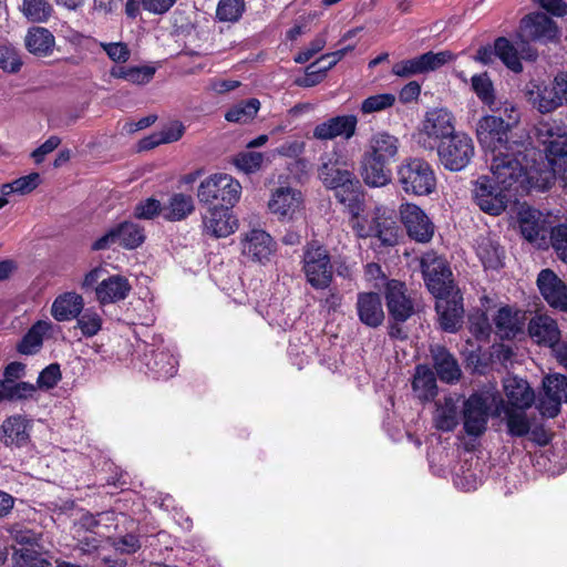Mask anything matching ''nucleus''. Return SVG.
Segmentation results:
<instances>
[{"label": "nucleus", "mask_w": 567, "mask_h": 567, "mask_svg": "<svg viewBox=\"0 0 567 567\" xmlns=\"http://www.w3.org/2000/svg\"><path fill=\"white\" fill-rule=\"evenodd\" d=\"M386 306L390 315L395 321L408 320L414 311L413 302L406 295V287L403 282L391 280L386 284Z\"/></svg>", "instance_id": "obj_26"}, {"label": "nucleus", "mask_w": 567, "mask_h": 567, "mask_svg": "<svg viewBox=\"0 0 567 567\" xmlns=\"http://www.w3.org/2000/svg\"><path fill=\"white\" fill-rule=\"evenodd\" d=\"M529 93L532 95L530 99L533 100L534 105L542 113H549L563 104L560 92L558 89H556V79L551 85L544 86L543 89L538 87L535 97H533V91Z\"/></svg>", "instance_id": "obj_47"}, {"label": "nucleus", "mask_w": 567, "mask_h": 567, "mask_svg": "<svg viewBox=\"0 0 567 567\" xmlns=\"http://www.w3.org/2000/svg\"><path fill=\"white\" fill-rule=\"evenodd\" d=\"M520 43H517L518 47H515L507 38L499 37L495 40V54L496 56L511 71L515 73H520L523 71V64L520 62V55L518 54V48L522 51V56L528 60H535L537 54L532 49L525 47L527 45L526 41L522 38Z\"/></svg>", "instance_id": "obj_28"}, {"label": "nucleus", "mask_w": 567, "mask_h": 567, "mask_svg": "<svg viewBox=\"0 0 567 567\" xmlns=\"http://www.w3.org/2000/svg\"><path fill=\"white\" fill-rule=\"evenodd\" d=\"M31 421L22 415L8 416L0 426V441L6 446L22 447L30 441Z\"/></svg>", "instance_id": "obj_30"}, {"label": "nucleus", "mask_w": 567, "mask_h": 567, "mask_svg": "<svg viewBox=\"0 0 567 567\" xmlns=\"http://www.w3.org/2000/svg\"><path fill=\"white\" fill-rule=\"evenodd\" d=\"M544 395L539 398L537 409L546 417H555L561 403H567V377L560 373L549 374L543 380Z\"/></svg>", "instance_id": "obj_17"}, {"label": "nucleus", "mask_w": 567, "mask_h": 567, "mask_svg": "<svg viewBox=\"0 0 567 567\" xmlns=\"http://www.w3.org/2000/svg\"><path fill=\"white\" fill-rule=\"evenodd\" d=\"M476 252L485 268L497 269L502 266L504 251L491 237L481 236L477 239Z\"/></svg>", "instance_id": "obj_44"}, {"label": "nucleus", "mask_w": 567, "mask_h": 567, "mask_svg": "<svg viewBox=\"0 0 567 567\" xmlns=\"http://www.w3.org/2000/svg\"><path fill=\"white\" fill-rule=\"evenodd\" d=\"M75 319L76 328L81 330L85 338L96 336L102 329L103 319L93 308L82 310L81 315Z\"/></svg>", "instance_id": "obj_53"}, {"label": "nucleus", "mask_w": 567, "mask_h": 567, "mask_svg": "<svg viewBox=\"0 0 567 567\" xmlns=\"http://www.w3.org/2000/svg\"><path fill=\"white\" fill-rule=\"evenodd\" d=\"M265 156L260 152H240L233 157V164L245 174H254L261 169Z\"/></svg>", "instance_id": "obj_55"}, {"label": "nucleus", "mask_w": 567, "mask_h": 567, "mask_svg": "<svg viewBox=\"0 0 567 567\" xmlns=\"http://www.w3.org/2000/svg\"><path fill=\"white\" fill-rule=\"evenodd\" d=\"M260 109V102L257 99H249L247 101H243L233 107H230L226 114L225 118L228 122L234 123H247L251 121L258 113Z\"/></svg>", "instance_id": "obj_50"}, {"label": "nucleus", "mask_w": 567, "mask_h": 567, "mask_svg": "<svg viewBox=\"0 0 567 567\" xmlns=\"http://www.w3.org/2000/svg\"><path fill=\"white\" fill-rule=\"evenodd\" d=\"M457 408V400L454 396H445L443 401H439L433 417L435 426L441 431H453L458 423Z\"/></svg>", "instance_id": "obj_42"}, {"label": "nucleus", "mask_w": 567, "mask_h": 567, "mask_svg": "<svg viewBox=\"0 0 567 567\" xmlns=\"http://www.w3.org/2000/svg\"><path fill=\"white\" fill-rule=\"evenodd\" d=\"M40 184V175L38 173H31L29 175L19 177L11 183L3 184L0 187L1 198L11 194L25 195L31 193Z\"/></svg>", "instance_id": "obj_51"}, {"label": "nucleus", "mask_w": 567, "mask_h": 567, "mask_svg": "<svg viewBox=\"0 0 567 567\" xmlns=\"http://www.w3.org/2000/svg\"><path fill=\"white\" fill-rule=\"evenodd\" d=\"M163 210L161 202L150 197L137 203L133 214L137 219H153L158 215L163 216Z\"/></svg>", "instance_id": "obj_59"}, {"label": "nucleus", "mask_w": 567, "mask_h": 567, "mask_svg": "<svg viewBox=\"0 0 567 567\" xmlns=\"http://www.w3.org/2000/svg\"><path fill=\"white\" fill-rule=\"evenodd\" d=\"M156 69L150 65L130 66L127 82L143 85L147 84L154 78Z\"/></svg>", "instance_id": "obj_63"}, {"label": "nucleus", "mask_w": 567, "mask_h": 567, "mask_svg": "<svg viewBox=\"0 0 567 567\" xmlns=\"http://www.w3.org/2000/svg\"><path fill=\"white\" fill-rule=\"evenodd\" d=\"M395 101L396 97L392 93L371 95L362 101L360 110L363 114L382 112L392 107Z\"/></svg>", "instance_id": "obj_56"}, {"label": "nucleus", "mask_w": 567, "mask_h": 567, "mask_svg": "<svg viewBox=\"0 0 567 567\" xmlns=\"http://www.w3.org/2000/svg\"><path fill=\"white\" fill-rule=\"evenodd\" d=\"M388 162L362 154L360 173L363 182L370 187H383L391 183L392 173Z\"/></svg>", "instance_id": "obj_34"}, {"label": "nucleus", "mask_w": 567, "mask_h": 567, "mask_svg": "<svg viewBox=\"0 0 567 567\" xmlns=\"http://www.w3.org/2000/svg\"><path fill=\"white\" fill-rule=\"evenodd\" d=\"M434 369L441 381L445 383H454L461 378V369L456 359L441 346L431 348Z\"/></svg>", "instance_id": "obj_36"}, {"label": "nucleus", "mask_w": 567, "mask_h": 567, "mask_svg": "<svg viewBox=\"0 0 567 567\" xmlns=\"http://www.w3.org/2000/svg\"><path fill=\"white\" fill-rule=\"evenodd\" d=\"M435 309L439 315L440 326L447 332L458 330L463 319V298L460 290L445 296H437Z\"/></svg>", "instance_id": "obj_19"}, {"label": "nucleus", "mask_w": 567, "mask_h": 567, "mask_svg": "<svg viewBox=\"0 0 567 567\" xmlns=\"http://www.w3.org/2000/svg\"><path fill=\"white\" fill-rule=\"evenodd\" d=\"M163 217L169 221L185 219L194 210V200L192 196L185 194H174L168 203L163 206Z\"/></svg>", "instance_id": "obj_45"}, {"label": "nucleus", "mask_w": 567, "mask_h": 567, "mask_svg": "<svg viewBox=\"0 0 567 567\" xmlns=\"http://www.w3.org/2000/svg\"><path fill=\"white\" fill-rule=\"evenodd\" d=\"M35 392L37 385L29 382L0 381V402L28 400L33 398Z\"/></svg>", "instance_id": "obj_48"}, {"label": "nucleus", "mask_w": 567, "mask_h": 567, "mask_svg": "<svg viewBox=\"0 0 567 567\" xmlns=\"http://www.w3.org/2000/svg\"><path fill=\"white\" fill-rule=\"evenodd\" d=\"M400 150V141L395 135L385 131L373 133L365 146L364 153L381 159V162H394Z\"/></svg>", "instance_id": "obj_32"}, {"label": "nucleus", "mask_w": 567, "mask_h": 567, "mask_svg": "<svg viewBox=\"0 0 567 567\" xmlns=\"http://www.w3.org/2000/svg\"><path fill=\"white\" fill-rule=\"evenodd\" d=\"M303 208V195L293 187L280 186L271 192L269 212L280 221H291Z\"/></svg>", "instance_id": "obj_16"}, {"label": "nucleus", "mask_w": 567, "mask_h": 567, "mask_svg": "<svg viewBox=\"0 0 567 567\" xmlns=\"http://www.w3.org/2000/svg\"><path fill=\"white\" fill-rule=\"evenodd\" d=\"M357 315L361 323L377 328L383 323L384 311L382 300L377 292H359L355 302Z\"/></svg>", "instance_id": "obj_29"}, {"label": "nucleus", "mask_w": 567, "mask_h": 567, "mask_svg": "<svg viewBox=\"0 0 567 567\" xmlns=\"http://www.w3.org/2000/svg\"><path fill=\"white\" fill-rule=\"evenodd\" d=\"M276 250V243L262 229H250L241 238V252L252 261L265 264Z\"/></svg>", "instance_id": "obj_20"}, {"label": "nucleus", "mask_w": 567, "mask_h": 567, "mask_svg": "<svg viewBox=\"0 0 567 567\" xmlns=\"http://www.w3.org/2000/svg\"><path fill=\"white\" fill-rule=\"evenodd\" d=\"M530 338L542 346L554 348L560 341V330L555 319L547 315H537L528 323Z\"/></svg>", "instance_id": "obj_31"}, {"label": "nucleus", "mask_w": 567, "mask_h": 567, "mask_svg": "<svg viewBox=\"0 0 567 567\" xmlns=\"http://www.w3.org/2000/svg\"><path fill=\"white\" fill-rule=\"evenodd\" d=\"M412 388L421 401H430L434 399L437 393V386L433 371L426 365H417Z\"/></svg>", "instance_id": "obj_43"}, {"label": "nucleus", "mask_w": 567, "mask_h": 567, "mask_svg": "<svg viewBox=\"0 0 567 567\" xmlns=\"http://www.w3.org/2000/svg\"><path fill=\"white\" fill-rule=\"evenodd\" d=\"M550 241L558 258L567 264V224L550 229Z\"/></svg>", "instance_id": "obj_58"}, {"label": "nucleus", "mask_w": 567, "mask_h": 567, "mask_svg": "<svg viewBox=\"0 0 567 567\" xmlns=\"http://www.w3.org/2000/svg\"><path fill=\"white\" fill-rule=\"evenodd\" d=\"M246 10L245 0H219L216 8V19L220 22L235 23Z\"/></svg>", "instance_id": "obj_52"}, {"label": "nucleus", "mask_w": 567, "mask_h": 567, "mask_svg": "<svg viewBox=\"0 0 567 567\" xmlns=\"http://www.w3.org/2000/svg\"><path fill=\"white\" fill-rule=\"evenodd\" d=\"M318 175L326 187L349 192L352 198L360 188V181L353 173V162L341 148H333L321 157Z\"/></svg>", "instance_id": "obj_3"}, {"label": "nucleus", "mask_w": 567, "mask_h": 567, "mask_svg": "<svg viewBox=\"0 0 567 567\" xmlns=\"http://www.w3.org/2000/svg\"><path fill=\"white\" fill-rule=\"evenodd\" d=\"M525 320V312L503 307L497 311L494 322L497 333L502 338L511 339L523 331Z\"/></svg>", "instance_id": "obj_37"}, {"label": "nucleus", "mask_w": 567, "mask_h": 567, "mask_svg": "<svg viewBox=\"0 0 567 567\" xmlns=\"http://www.w3.org/2000/svg\"><path fill=\"white\" fill-rule=\"evenodd\" d=\"M145 235L142 227L132 221L121 223L110 228L103 236L96 239L92 249L104 250L118 244L126 249H134L144 243Z\"/></svg>", "instance_id": "obj_15"}, {"label": "nucleus", "mask_w": 567, "mask_h": 567, "mask_svg": "<svg viewBox=\"0 0 567 567\" xmlns=\"http://www.w3.org/2000/svg\"><path fill=\"white\" fill-rule=\"evenodd\" d=\"M471 86L480 101L491 111H498L493 82L486 72L475 74L471 79Z\"/></svg>", "instance_id": "obj_46"}, {"label": "nucleus", "mask_w": 567, "mask_h": 567, "mask_svg": "<svg viewBox=\"0 0 567 567\" xmlns=\"http://www.w3.org/2000/svg\"><path fill=\"white\" fill-rule=\"evenodd\" d=\"M109 58L115 62H126L130 58L127 45L122 42L101 44Z\"/></svg>", "instance_id": "obj_64"}, {"label": "nucleus", "mask_w": 567, "mask_h": 567, "mask_svg": "<svg viewBox=\"0 0 567 567\" xmlns=\"http://www.w3.org/2000/svg\"><path fill=\"white\" fill-rule=\"evenodd\" d=\"M19 52L10 44H0V70L7 73H17L22 66Z\"/></svg>", "instance_id": "obj_57"}, {"label": "nucleus", "mask_w": 567, "mask_h": 567, "mask_svg": "<svg viewBox=\"0 0 567 567\" xmlns=\"http://www.w3.org/2000/svg\"><path fill=\"white\" fill-rule=\"evenodd\" d=\"M327 43V34L326 32L319 33L308 47H306L302 51H300L295 61L297 63H306L308 62L315 54L319 53Z\"/></svg>", "instance_id": "obj_61"}, {"label": "nucleus", "mask_w": 567, "mask_h": 567, "mask_svg": "<svg viewBox=\"0 0 567 567\" xmlns=\"http://www.w3.org/2000/svg\"><path fill=\"white\" fill-rule=\"evenodd\" d=\"M519 29V38L533 41L547 42L556 39L558 35L556 23L543 12L530 13L523 18Z\"/></svg>", "instance_id": "obj_23"}, {"label": "nucleus", "mask_w": 567, "mask_h": 567, "mask_svg": "<svg viewBox=\"0 0 567 567\" xmlns=\"http://www.w3.org/2000/svg\"><path fill=\"white\" fill-rule=\"evenodd\" d=\"M398 183L404 193L426 196L436 188V176L432 166L423 158H405L396 168Z\"/></svg>", "instance_id": "obj_5"}, {"label": "nucleus", "mask_w": 567, "mask_h": 567, "mask_svg": "<svg viewBox=\"0 0 567 567\" xmlns=\"http://www.w3.org/2000/svg\"><path fill=\"white\" fill-rule=\"evenodd\" d=\"M22 14L31 22L44 23L53 14V7L48 0H22Z\"/></svg>", "instance_id": "obj_49"}, {"label": "nucleus", "mask_w": 567, "mask_h": 567, "mask_svg": "<svg viewBox=\"0 0 567 567\" xmlns=\"http://www.w3.org/2000/svg\"><path fill=\"white\" fill-rule=\"evenodd\" d=\"M505 417L508 433L512 436L522 437L529 433L530 423L524 410L507 409Z\"/></svg>", "instance_id": "obj_54"}, {"label": "nucleus", "mask_w": 567, "mask_h": 567, "mask_svg": "<svg viewBox=\"0 0 567 567\" xmlns=\"http://www.w3.org/2000/svg\"><path fill=\"white\" fill-rule=\"evenodd\" d=\"M204 233L214 238H224L235 233L237 219L229 207L220 206L208 210L203 220Z\"/></svg>", "instance_id": "obj_27"}, {"label": "nucleus", "mask_w": 567, "mask_h": 567, "mask_svg": "<svg viewBox=\"0 0 567 567\" xmlns=\"http://www.w3.org/2000/svg\"><path fill=\"white\" fill-rule=\"evenodd\" d=\"M509 130L511 124L505 123L502 116L486 115L478 120L476 135L485 156L515 148V145L519 144L509 142Z\"/></svg>", "instance_id": "obj_7"}, {"label": "nucleus", "mask_w": 567, "mask_h": 567, "mask_svg": "<svg viewBox=\"0 0 567 567\" xmlns=\"http://www.w3.org/2000/svg\"><path fill=\"white\" fill-rule=\"evenodd\" d=\"M320 64L319 60L310 64L306 70L305 76L297 80V84L302 87H311L319 84L326 78L328 71L324 65L321 66Z\"/></svg>", "instance_id": "obj_60"}, {"label": "nucleus", "mask_w": 567, "mask_h": 567, "mask_svg": "<svg viewBox=\"0 0 567 567\" xmlns=\"http://www.w3.org/2000/svg\"><path fill=\"white\" fill-rule=\"evenodd\" d=\"M473 196L477 206L493 216L501 215L511 198L516 197L487 175H482L474 182Z\"/></svg>", "instance_id": "obj_11"}, {"label": "nucleus", "mask_w": 567, "mask_h": 567, "mask_svg": "<svg viewBox=\"0 0 567 567\" xmlns=\"http://www.w3.org/2000/svg\"><path fill=\"white\" fill-rule=\"evenodd\" d=\"M132 286L122 275H112L103 279L95 288L96 300L105 306L124 300L131 292Z\"/></svg>", "instance_id": "obj_33"}, {"label": "nucleus", "mask_w": 567, "mask_h": 567, "mask_svg": "<svg viewBox=\"0 0 567 567\" xmlns=\"http://www.w3.org/2000/svg\"><path fill=\"white\" fill-rule=\"evenodd\" d=\"M518 223L523 237L537 245L546 239L551 229L543 213L528 206H520Z\"/></svg>", "instance_id": "obj_24"}, {"label": "nucleus", "mask_w": 567, "mask_h": 567, "mask_svg": "<svg viewBox=\"0 0 567 567\" xmlns=\"http://www.w3.org/2000/svg\"><path fill=\"white\" fill-rule=\"evenodd\" d=\"M61 380V371L59 364H50L43 369L37 380V385L41 389H52Z\"/></svg>", "instance_id": "obj_62"}, {"label": "nucleus", "mask_w": 567, "mask_h": 567, "mask_svg": "<svg viewBox=\"0 0 567 567\" xmlns=\"http://www.w3.org/2000/svg\"><path fill=\"white\" fill-rule=\"evenodd\" d=\"M454 118L446 109H434L426 113L422 123L421 140L424 147L433 148L434 144L454 135Z\"/></svg>", "instance_id": "obj_14"}, {"label": "nucleus", "mask_w": 567, "mask_h": 567, "mask_svg": "<svg viewBox=\"0 0 567 567\" xmlns=\"http://www.w3.org/2000/svg\"><path fill=\"white\" fill-rule=\"evenodd\" d=\"M351 214L350 225L359 238H375L382 246H393L398 241V227L395 223L384 215L381 207L361 216L362 203L358 196L348 198Z\"/></svg>", "instance_id": "obj_2"}, {"label": "nucleus", "mask_w": 567, "mask_h": 567, "mask_svg": "<svg viewBox=\"0 0 567 567\" xmlns=\"http://www.w3.org/2000/svg\"><path fill=\"white\" fill-rule=\"evenodd\" d=\"M441 164L451 172L465 168L474 156L473 140L464 133H455L437 146Z\"/></svg>", "instance_id": "obj_12"}, {"label": "nucleus", "mask_w": 567, "mask_h": 567, "mask_svg": "<svg viewBox=\"0 0 567 567\" xmlns=\"http://www.w3.org/2000/svg\"><path fill=\"white\" fill-rule=\"evenodd\" d=\"M528 156L524 144L485 156L492 174L489 177L513 195L523 196L529 190L533 178Z\"/></svg>", "instance_id": "obj_1"}, {"label": "nucleus", "mask_w": 567, "mask_h": 567, "mask_svg": "<svg viewBox=\"0 0 567 567\" xmlns=\"http://www.w3.org/2000/svg\"><path fill=\"white\" fill-rule=\"evenodd\" d=\"M401 221L409 236L419 243H427L434 235V224L425 212L415 204L405 203L400 206Z\"/></svg>", "instance_id": "obj_18"}, {"label": "nucleus", "mask_w": 567, "mask_h": 567, "mask_svg": "<svg viewBox=\"0 0 567 567\" xmlns=\"http://www.w3.org/2000/svg\"><path fill=\"white\" fill-rule=\"evenodd\" d=\"M456 55L449 51H429L413 59L403 60L393 65L392 72L400 78H409L416 74L435 71L454 61Z\"/></svg>", "instance_id": "obj_13"}, {"label": "nucleus", "mask_w": 567, "mask_h": 567, "mask_svg": "<svg viewBox=\"0 0 567 567\" xmlns=\"http://www.w3.org/2000/svg\"><path fill=\"white\" fill-rule=\"evenodd\" d=\"M503 403L502 396L492 390L471 394L462 406L464 431L470 436H481L487 429L492 412Z\"/></svg>", "instance_id": "obj_4"}, {"label": "nucleus", "mask_w": 567, "mask_h": 567, "mask_svg": "<svg viewBox=\"0 0 567 567\" xmlns=\"http://www.w3.org/2000/svg\"><path fill=\"white\" fill-rule=\"evenodd\" d=\"M421 269L424 282L434 297L458 290L454 286L452 270L447 261L436 252L429 251L422 256Z\"/></svg>", "instance_id": "obj_9"}, {"label": "nucleus", "mask_w": 567, "mask_h": 567, "mask_svg": "<svg viewBox=\"0 0 567 567\" xmlns=\"http://www.w3.org/2000/svg\"><path fill=\"white\" fill-rule=\"evenodd\" d=\"M84 308V299L76 292L59 295L52 306L51 315L56 321H69L78 318Z\"/></svg>", "instance_id": "obj_35"}, {"label": "nucleus", "mask_w": 567, "mask_h": 567, "mask_svg": "<svg viewBox=\"0 0 567 567\" xmlns=\"http://www.w3.org/2000/svg\"><path fill=\"white\" fill-rule=\"evenodd\" d=\"M504 390L509 403L519 410L532 406L535 400L534 391L527 381L516 377H509L505 380Z\"/></svg>", "instance_id": "obj_39"}, {"label": "nucleus", "mask_w": 567, "mask_h": 567, "mask_svg": "<svg viewBox=\"0 0 567 567\" xmlns=\"http://www.w3.org/2000/svg\"><path fill=\"white\" fill-rule=\"evenodd\" d=\"M536 138L544 146L551 174L567 179V133L542 123L536 127Z\"/></svg>", "instance_id": "obj_6"}, {"label": "nucleus", "mask_w": 567, "mask_h": 567, "mask_svg": "<svg viewBox=\"0 0 567 567\" xmlns=\"http://www.w3.org/2000/svg\"><path fill=\"white\" fill-rule=\"evenodd\" d=\"M146 367L155 379H168L177 371V360L169 351L152 350Z\"/></svg>", "instance_id": "obj_41"}, {"label": "nucleus", "mask_w": 567, "mask_h": 567, "mask_svg": "<svg viewBox=\"0 0 567 567\" xmlns=\"http://www.w3.org/2000/svg\"><path fill=\"white\" fill-rule=\"evenodd\" d=\"M53 324L49 320L37 321L17 344V351L23 355L38 353L42 348L44 337L51 332Z\"/></svg>", "instance_id": "obj_38"}, {"label": "nucleus", "mask_w": 567, "mask_h": 567, "mask_svg": "<svg viewBox=\"0 0 567 567\" xmlns=\"http://www.w3.org/2000/svg\"><path fill=\"white\" fill-rule=\"evenodd\" d=\"M241 185L228 174H214L204 179L198 187V199L213 204L220 202L225 207L234 206L240 198Z\"/></svg>", "instance_id": "obj_8"}, {"label": "nucleus", "mask_w": 567, "mask_h": 567, "mask_svg": "<svg viewBox=\"0 0 567 567\" xmlns=\"http://www.w3.org/2000/svg\"><path fill=\"white\" fill-rule=\"evenodd\" d=\"M537 286L551 308L567 312V286L551 269L538 274Z\"/></svg>", "instance_id": "obj_22"}, {"label": "nucleus", "mask_w": 567, "mask_h": 567, "mask_svg": "<svg viewBox=\"0 0 567 567\" xmlns=\"http://www.w3.org/2000/svg\"><path fill=\"white\" fill-rule=\"evenodd\" d=\"M55 39L52 32L43 27H32L24 37L25 49L33 55L48 56L52 53Z\"/></svg>", "instance_id": "obj_40"}, {"label": "nucleus", "mask_w": 567, "mask_h": 567, "mask_svg": "<svg viewBox=\"0 0 567 567\" xmlns=\"http://www.w3.org/2000/svg\"><path fill=\"white\" fill-rule=\"evenodd\" d=\"M358 117L353 114L338 115L317 124L312 136L319 141H330L337 137L350 140L357 131Z\"/></svg>", "instance_id": "obj_21"}, {"label": "nucleus", "mask_w": 567, "mask_h": 567, "mask_svg": "<svg viewBox=\"0 0 567 567\" xmlns=\"http://www.w3.org/2000/svg\"><path fill=\"white\" fill-rule=\"evenodd\" d=\"M11 538L22 547L14 550V559L21 567H34L45 559L38 557V550L34 548L37 536L30 529H24L20 525H13L9 528Z\"/></svg>", "instance_id": "obj_25"}, {"label": "nucleus", "mask_w": 567, "mask_h": 567, "mask_svg": "<svg viewBox=\"0 0 567 567\" xmlns=\"http://www.w3.org/2000/svg\"><path fill=\"white\" fill-rule=\"evenodd\" d=\"M302 270L307 282L317 290L327 289L333 277L330 256L322 246L310 244L306 247Z\"/></svg>", "instance_id": "obj_10"}]
</instances>
